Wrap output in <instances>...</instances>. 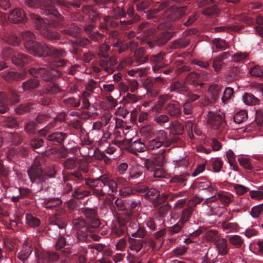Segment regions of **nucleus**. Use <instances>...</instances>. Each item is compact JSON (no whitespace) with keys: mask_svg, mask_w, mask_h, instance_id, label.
<instances>
[{"mask_svg":"<svg viewBox=\"0 0 263 263\" xmlns=\"http://www.w3.org/2000/svg\"><path fill=\"white\" fill-rule=\"evenodd\" d=\"M86 184L90 187L93 188V194L98 196H103L105 194L111 195L116 193L119 189L120 194L126 196L129 194L130 188L127 187V181L123 178H119L118 182L107 175L104 174L96 179H87Z\"/></svg>","mask_w":263,"mask_h":263,"instance_id":"f257e3e1","label":"nucleus"},{"mask_svg":"<svg viewBox=\"0 0 263 263\" xmlns=\"http://www.w3.org/2000/svg\"><path fill=\"white\" fill-rule=\"evenodd\" d=\"M21 37L25 49L30 54L41 57L51 53V49L46 45L34 42L35 35L32 32L28 31L23 32Z\"/></svg>","mask_w":263,"mask_h":263,"instance_id":"f03ea898","label":"nucleus"},{"mask_svg":"<svg viewBox=\"0 0 263 263\" xmlns=\"http://www.w3.org/2000/svg\"><path fill=\"white\" fill-rule=\"evenodd\" d=\"M30 74L35 77H41L46 81H50L53 78L60 76L59 71L53 67L50 70L44 68H33L30 70Z\"/></svg>","mask_w":263,"mask_h":263,"instance_id":"7ed1b4c3","label":"nucleus"},{"mask_svg":"<svg viewBox=\"0 0 263 263\" xmlns=\"http://www.w3.org/2000/svg\"><path fill=\"white\" fill-rule=\"evenodd\" d=\"M19 100L18 96L15 93L6 95L3 92H0V114H4L7 111V104H14Z\"/></svg>","mask_w":263,"mask_h":263,"instance_id":"20e7f679","label":"nucleus"},{"mask_svg":"<svg viewBox=\"0 0 263 263\" xmlns=\"http://www.w3.org/2000/svg\"><path fill=\"white\" fill-rule=\"evenodd\" d=\"M208 117L209 124L214 129H218L223 124L224 115L220 112L210 111Z\"/></svg>","mask_w":263,"mask_h":263,"instance_id":"39448f33","label":"nucleus"},{"mask_svg":"<svg viewBox=\"0 0 263 263\" xmlns=\"http://www.w3.org/2000/svg\"><path fill=\"white\" fill-rule=\"evenodd\" d=\"M145 197L151 201L154 206H157L165 199V197H160L159 192L154 189L148 190L145 194Z\"/></svg>","mask_w":263,"mask_h":263,"instance_id":"423d86ee","label":"nucleus"},{"mask_svg":"<svg viewBox=\"0 0 263 263\" xmlns=\"http://www.w3.org/2000/svg\"><path fill=\"white\" fill-rule=\"evenodd\" d=\"M9 20L13 23L23 22L26 18V14L21 8H15L10 11Z\"/></svg>","mask_w":263,"mask_h":263,"instance_id":"0eeeda50","label":"nucleus"},{"mask_svg":"<svg viewBox=\"0 0 263 263\" xmlns=\"http://www.w3.org/2000/svg\"><path fill=\"white\" fill-rule=\"evenodd\" d=\"M184 14V11L182 8L173 7L165 13L166 20L168 21H175L181 17Z\"/></svg>","mask_w":263,"mask_h":263,"instance_id":"6e6552de","label":"nucleus"},{"mask_svg":"<svg viewBox=\"0 0 263 263\" xmlns=\"http://www.w3.org/2000/svg\"><path fill=\"white\" fill-rule=\"evenodd\" d=\"M127 230L132 236L135 237L142 238L144 236L145 233L144 229L140 228L139 225L135 222L129 224Z\"/></svg>","mask_w":263,"mask_h":263,"instance_id":"1a4fd4ad","label":"nucleus"},{"mask_svg":"<svg viewBox=\"0 0 263 263\" xmlns=\"http://www.w3.org/2000/svg\"><path fill=\"white\" fill-rule=\"evenodd\" d=\"M29 61L30 60L28 56L23 53L15 52L12 57V62L16 65L22 66Z\"/></svg>","mask_w":263,"mask_h":263,"instance_id":"9d476101","label":"nucleus"},{"mask_svg":"<svg viewBox=\"0 0 263 263\" xmlns=\"http://www.w3.org/2000/svg\"><path fill=\"white\" fill-rule=\"evenodd\" d=\"M146 149V145L140 140H136L132 142L129 146V151L133 153L144 152Z\"/></svg>","mask_w":263,"mask_h":263,"instance_id":"9b49d317","label":"nucleus"},{"mask_svg":"<svg viewBox=\"0 0 263 263\" xmlns=\"http://www.w3.org/2000/svg\"><path fill=\"white\" fill-rule=\"evenodd\" d=\"M243 103L248 105H255L259 104V99L252 94L245 93L242 97Z\"/></svg>","mask_w":263,"mask_h":263,"instance_id":"f8f14e48","label":"nucleus"},{"mask_svg":"<svg viewBox=\"0 0 263 263\" xmlns=\"http://www.w3.org/2000/svg\"><path fill=\"white\" fill-rule=\"evenodd\" d=\"M218 252L221 255H224L228 252L227 242L225 239H218L216 242Z\"/></svg>","mask_w":263,"mask_h":263,"instance_id":"ddd939ff","label":"nucleus"},{"mask_svg":"<svg viewBox=\"0 0 263 263\" xmlns=\"http://www.w3.org/2000/svg\"><path fill=\"white\" fill-rule=\"evenodd\" d=\"M66 137L67 135L65 133L55 132L49 135L48 139V140L54 142L61 143Z\"/></svg>","mask_w":263,"mask_h":263,"instance_id":"4468645a","label":"nucleus"},{"mask_svg":"<svg viewBox=\"0 0 263 263\" xmlns=\"http://www.w3.org/2000/svg\"><path fill=\"white\" fill-rule=\"evenodd\" d=\"M220 90L221 87L218 84H213L209 87L208 91L213 100H215L218 98Z\"/></svg>","mask_w":263,"mask_h":263,"instance_id":"2eb2a0df","label":"nucleus"},{"mask_svg":"<svg viewBox=\"0 0 263 263\" xmlns=\"http://www.w3.org/2000/svg\"><path fill=\"white\" fill-rule=\"evenodd\" d=\"M198 187L200 190H207L209 192H212V194L216 191L215 185H212L210 182L206 180L200 182L198 185Z\"/></svg>","mask_w":263,"mask_h":263,"instance_id":"dca6fc26","label":"nucleus"},{"mask_svg":"<svg viewBox=\"0 0 263 263\" xmlns=\"http://www.w3.org/2000/svg\"><path fill=\"white\" fill-rule=\"evenodd\" d=\"M26 223L30 227H35L39 226L40 220L33 215L27 214L26 215Z\"/></svg>","mask_w":263,"mask_h":263,"instance_id":"f3484780","label":"nucleus"},{"mask_svg":"<svg viewBox=\"0 0 263 263\" xmlns=\"http://www.w3.org/2000/svg\"><path fill=\"white\" fill-rule=\"evenodd\" d=\"M130 243V250L133 252H138L142 247V242L140 240L130 238L129 240Z\"/></svg>","mask_w":263,"mask_h":263,"instance_id":"a211bd4d","label":"nucleus"},{"mask_svg":"<svg viewBox=\"0 0 263 263\" xmlns=\"http://www.w3.org/2000/svg\"><path fill=\"white\" fill-rule=\"evenodd\" d=\"M248 118V114L246 110H242L237 112L234 117V120L236 123H240L246 121Z\"/></svg>","mask_w":263,"mask_h":263,"instance_id":"6ab92c4d","label":"nucleus"},{"mask_svg":"<svg viewBox=\"0 0 263 263\" xmlns=\"http://www.w3.org/2000/svg\"><path fill=\"white\" fill-rule=\"evenodd\" d=\"M39 85V82L36 79L29 80L23 84L24 90H30L35 88Z\"/></svg>","mask_w":263,"mask_h":263,"instance_id":"aec40b11","label":"nucleus"},{"mask_svg":"<svg viewBox=\"0 0 263 263\" xmlns=\"http://www.w3.org/2000/svg\"><path fill=\"white\" fill-rule=\"evenodd\" d=\"M166 110L171 116H177L180 113V109L178 105L169 104L167 105Z\"/></svg>","mask_w":263,"mask_h":263,"instance_id":"412c9836","label":"nucleus"},{"mask_svg":"<svg viewBox=\"0 0 263 263\" xmlns=\"http://www.w3.org/2000/svg\"><path fill=\"white\" fill-rule=\"evenodd\" d=\"M89 194V192L85 190L83 187H79L75 189L73 194V197L77 199H81L87 196Z\"/></svg>","mask_w":263,"mask_h":263,"instance_id":"4be33fe9","label":"nucleus"},{"mask_svg":"<svg viewBox=\"0 0 263 263\" xmlns=\"http://www.w3.org/2000/svg\"><path fill=\"white\" fill-rule=\"evenodd\" d=\"M238 160L240 165H241L244 168L248 170H251L252 168V166L251 165L249 158H248L246 156H240L238 158Z\"/></svg>","mask_w":263,"mask_h":263,"instance_id":"5701e85b","label":"nucleus"},{"mask_svg":"<svg viewBox=\"0 0 263 263\" xmlns=\"http://www.w3.org/2000/svg\"><path fill=\"white\" fill-rule=\"evenodd\" d=\"M233 89L231 87L226 88L221 100L223 103L226 104L228 102L229 100L233 96Z\"/></svg>","mask_w":263,"mask_h":263,"instance_id":"b1692460","label":"nucleus"},{"mask_svg":"<svg viewBox=\"0 0 263 263\" xmlns=\"http://www.w3.org/2000/svg\"><path fill=\"white\" fill-rule=\"evenodd\" d=\"M199 76L196 73H191L187 77V81L192 84L195 85V86L198 85L201 87L202 85L198 81Z\"/></svg>","mask_w":263,"mask_h":263,"instance_id":"393cba45","label":"nucleus"},{"mask_svg":"<svg viewBox=\"0 0 263 263\" xmlns=\"http://www.w3.org/2000/svg\"><path fill=\"white\" fill-rule=\"evenodd\" d=\"M31 18L33 21V23L36 25V28L40 29L43 27L45 24L44 21L39 16L35 14H31L30 15Z\"/></svg>","mask_w":263,"mask_h":263,"instance_id":"a878e982","label":"nucleus"},{"mask_svg":"<svg viewBox=\"0 0 263 263\" xmlns=\"http://www.w3.org/2000/svg\"><path fill=\"white\" fill-rule=\"evenodd\" d=\"M144 49L141 48L136 51L134 53L137 61L140 64L144 63L146 61V57L144 56Z\"/></svg>","mask_w":263,"mask_h":263,"instance_id":"bb28decb","label":"nucleus"},{"mask_svg":"<svg viewBox=\"0 0 263 263\" xmlns=\"http://www.w3.org/2000/svg\"><path fill=\"white\" fill-rule=\"evenodd\" d=\"M213 44L216 48L220 50H224L228 48L227 43L223 40L220 39H215L213 41Z\"/></svg>","mask_w":263,"mask_h":263,"instance_id":"cd10ccee","label":"nucleus"},{"mask_svg":"<svg viewBox=\"0 0 263 263\" xmlns=\"http://www.w3.org/2000/svg\"><path fill=\"white\" fill-rule=\"evenodd\" d=\"M162 145H163V144H161V142L154 139L148 142L146 145V148L150 150H154L160 147Z\"/></svg>","mask_w":263,"mask_h":263,"instance_id":"c85d7f7f","label":"nucleus"},{"mask_svg":"<svg viewBox=\"0 0 263 263\" xmlns=\"http://www.w3.org/2000/svg\"><path fill=\"white\" fill-rule=\"evenodd\" d=\"M263 213V203L253 206L251 211V215L253 218H257Z\"/></svg>","mask_w":263,"mask_h":263,"instance_id":"c756f323","label":"nucleus"},{"mask_svg":"<svg viewBox=\"0 0 263 263\" xmlns=\"http://www.w3.org/2000/svg\"><path fill=\"white\" fill-rule=\"evenodd\" d=\"M218 198L225 205L229 204L231 201V195L226 193H218Z\"/></svg>","mask_w":263,"mask_h":263,"instance_id":"7c9ffc66","label":"nucleus"},{"mask_svg":"<svg viewBox=\"0 0 263 263\" xmlns=\"http://www.w3.org/2000/svg\"><path fill=\"white\" fill-rule=\"evenodd\" d=\"M31 252L30 249L26 246L19 252L18 257L20 260L25 261L30 255Z\"/></svg>","mask_w":263,"mask_h":263,"instance_id":"2f4dec72","label":"nucleus"},{"mask_svg":"<svg viewBox=\"0 0 263 263\" xmlns=\"http://www.w3.org/2000/svg\"><path fill=\"white\" fill-rule=\"evenodd\" d=\"M233 187L236 192L237 195L241 196L247 192L249 190L248 188L238 184H233Z\"/></svg>","mask_w":263,"mask_h":263,"instance_id":"473e14b6","label":"nucleus"},{"mask_svg":"<svg viewBox=\"0 0 263 263\" xmlns=\"http://www.w3.org/2000/svg\"><path fill=\"white\" fill-rule=\"evenodd\" d=\"M250 197L254 200L263 199V189L259 190H252L249 192Z\"/></svg>","mask_w":263,"mask_h":263,"instance_id":"72a5a7b5","label":"nucleus"},{"mask_svg":"<svg viewBox=\"0 0 263 263\" xmlns=\"http://www.w3.org/2000/svg\"><path fill=\"white\" fill-rule=\"evenodd\" d=\"M6 42L12 45H17L20 42V39L15 33H11L6 39Z\"/></svg>","mask_w":263,"mask_h":263,"instance_id":"f704fd0d","label":"nucleus"},{"mask_svg":"<svg viewBox=\"0 0 263 263\" xmlns=\"http://www.w3.org/2000/svg\"><path fill=\"white\" fill-rule=\"evenodd\" d=\"M155 139L163 145L167 141V134L164 130H160L157 132Z\"/></svg>","mask_w":263,"mask_h":263,"instance_id":"c9c22d12","label":"nucleus"},{"mask_svg":"<svg viewBox=\"0 0 263 263\" xmlns=\"http://www.w3.org/2000/svg\"><path fill=\"white\" fill-rule=\"evenodd\" d=\"M41 13L45 14V15H48V14H52L53 15L59 17V19H62L63 17L61 16L60 14H59L58 12L57 11V10L55 9V8L52 6H48L47 7L46 9L44 11H41Z\"/></svg>","mask_w":263,"mask_h":263,"instance_id":"e433bc0d","label":"nucleus"},{"mask_svg":"<svg viewBox=\"0 0 263 263\" xmlns=\"http://www.w3.org/2000/svg\"><path fill=\"white\" fill-rule=\"evenodd\" d=\"M230 242L234 246H240L243 240L239 235H232L229 237Z\"/></svg>","mask_w":263,"mask_h":263,"instance_id":"4c0bfd02","label":"nucleus"},{"mask_svg":"<svg viewBox=\"0 0 263 263\" xmlns=\"http://www.w3.org/2000/svg\"><path fill=\"white\" fill-rule=\"evenodd\" d=\"M203 13L205 15H217L219 14V10L217 6H213L204 9Z\"/></svg>","mask_w":263,"mask_h":263,"instance_id":"58836bf2","label":"nucleus"},{"mask_svg":"<svg viewBox=\"0 0 263 263\" xmlns=\"http://www.w3.org/2000/svg\"><path fill=\"white\" fill-rule=\"evenodd\" d=\"M164 151L161 154L156 156L153 160V163L158 166H162L164 164L165 156L163 154Z\"/></svg>","mask_w":263,"mask_h":263,"instance_id":"ea45409f","label":"nucleus"},{"mask_svg":"<svg viewBox=\"0 0 263 263\" xmlns=\"http://www.w3.org/2000/svg\"><path fill=\"white\" fill-rule=\"evenodd\" d=\"M2 122L5 123V125L10 127H14L17 125V121L13 117H7L4 119H1Z\"/></svg>","mask_w":263,"mask_h":263,"instance_id":"a19ab883","label":"nucleus"},{"mask_svg":"<svg viewBox=\"0 0 263 263\" xmlns=\"http://www.w3.org/2000/svg\"><path fill=\"white\" fill-rule=\"evenodd\" d=\"M15 53L10 48H5L2 52V58L5 60L10 59L12 60L13 54Z\"/></svg>","mask_w":263,"mask_h":263,"instance_id":"79ce46f5","label":"nucleus"},{"mask_svg":"<svg viewBox=\"0 0 263 263\" xmlns=\"http://www.w3.org/2000/svg\"><path fill=\"white\" fill-rule=\"evenodd\" d=\"M223 162L222 160L219 158L214 159L212 161L213 168L215 172H219L222 166Z\"/></svg>","mask_w":263,"mask_h":263,"instance_id":"37998d69","label":"nucleus"},{"mask_svg":"<svg viewBox=\"0 0 263 263\" xmlns=\"http://www.w3.org/2000/svg\"><path fill=\"white\" fill-rule=\"evenodd\" d=\"M250 72L252 76L260 77L263 74V69L259 66H255L251 68Z\"/></svg>","mask_w":263,"mask_h":263,"instance_id":"c03bdc74","label":"nucleus"},{"mask_svg":"<svg viewBox=\"0 0 263 263\" xmlns=\"http://www.w3.org/2000/svg\"><path fill=\"white\" fill-rule=\"evenodd\" d=\"M91 94L89 92L85 91L82 94V105L84 108H88L89 106V102L88 98L90 97Z\"/></svg>","mask_w":263,"mask_h":263,"instance_id":"a18cd8bd","label":"nucleus"},{"mask_svg":"<svg viewBox=\"0 0 263 263\" xmlns=\"http://www.w3.org/2000/svg\"><path fill=\"white\" fill-rule=\"evenodd\" d=\"M227 158L228 161L230 165H233L235 163L236 156L231 149H229L227 152Z\"/></svg>","mask_w":263,"mask_h":263,"instance_id":"49530a36","label":"nucleus"},{"mask_svg":"<svg viewBox=\"0 0 263 263\" xmlns=\"http://www.w3.org/2000/svg\"><path fill=\"white\" fill-rule=\"evenodd\" d=\"M206 237L208 240L212 241H216L218 239V235L216 231L210 230L206 232Z\"/></svg>","mask_w":263,"mask_h":263,"instance_id":"de8ad7c7","label":"nucleus"},{"mask_svg":"<svg viewBox=\"0 0 263 263\" xmlns=\"http://www.w3.org/2000/svg\"><path fill=\"white\" fill-rule=\"evenodd\" d=\"M189 44L188 41L178 40L174 42L173 46L174 48H184Z\"/></svg>","mask_w":263,"mask_h":263,"instance_id":"09e8293b","label":"nucleus"},{"mask_svg":"<svg viewBox=\"0 0 263 263\" xmlns=\"http://www.w3.org/2000/svg\"><path fill=\"white\" fill-rule=\"evenodd\" d=\"M128 73L130 76H134L137 74L138 76L142 77V76L145 74L146 71L143 69L136 68L128 71Z\"/></svg>","mask_w":263,"mask_h":263,"instance_id":"8fccbe9b","label":"nucleus"},{"mask_svg":"<svg viewBox=\"0 0 263 263\" xmlns=\"http://www.w3.org/2000/svg\"><path fill=\"white\" fill-rule=\"evenodd\" d=\"M76 165V161L72 158L67 159L64 163L65 167L67 169H72L75 167Z\"/></svg>","mask_w":263,"mask_h":263,"instance_id":"3c124183","label":"nucleus"},{"mask_svg":"<svg viewBox=\"0 0 263 263\" xmlns=\"http://www.w3.org/2000/svg\"><path fill=\"white\" fill-rule=\"evenodd\" d=\"M222 65V60H221L218 57L214 59L213 63V67L214 70L216 71H218L220 70L221 66Z\"/></svg>","mask_w":263,"mask_h":263,"instance_id":"603ef678","label":"nucleus"},{"mask_svg":"<svg viewBox=\"0 0 263 263\" xmlns=\"http://www.w3.org/2000/svg\"><path fill=\"white\" fill-rule=\"evenodd\" d=\"M29 104L21 105L20 107L16 109L15 111L17 114H22L24 112L29 111L31 109V108L29 107Z\"/></svg>","mask_w":263,"mask_h":263,"instance_id":"864d4df0","label":"nucleus"},{"mask_svg":"<svg viewBox=\"0 0 263 263\" xmlns=\"http://www.w3.org/2000/svg\"><path fill=\"white\" fill-rule=\"evenodd\" d=\"M151 171L155 177H164L165 176V172L162 168H157L154 171L151 170Z\"/></svg>","mask_w":263,"mask_h":263,"instance_id":"5fc2aeb1","label":"nucleus"},{"mask_svg":"<svg viewBox=\"0 0 263 263\" xmlns=\"http://www.w3.org/2000/svg\"><path fill=\"white\" fill-rule=\"evenodd\" d=\"M43 145V141L41 139H35L31 142V145L34 148H37Z\"/></svg>","mask_w":263,"mask_h":263,"instance_id":"6e6d98bb","label":"nucleus"},{"mask_svg":"<svg viewBox=\"0 0 263 263\" xmlns=\"http://www.w3.org/2000/svg\"><path fill=\"white\" fill-rule=\"evenodd\" d=\"M168 120V118L165 115H158L155 117V121L159 123L166 122Z\"/></svg>","mask_w":263,"mask_h":263,"instance_id":"4d7b16f0","label":"nucleus"},{"mask_svg":"<svg viewBox=\"0 0 263 263\" xmlns=\"http://www.w3.org/2000/svg\"><path fill=\"white\" fill-rule=\"evenodd\" d=\"M73 224L77 228H80L85 226L86 222L83 218H78L73 221Z\"/></svg>","mask_w":263,"mask_h":263,"instance_id":"13d9d810","label":"nucleus"},{"mask_svg":"<svg viewBox=\"0 0 263 263\" xmlns=\"http://www.w3.org/2000/svg\"><path fill=\"white\" fill-rule=\"evenodd\" d=\"M66 243L65 239L63 237H60L58 240L57 243L55 244V248L57 250H59L63 248Z\"/></svg>","mask_w":263,"mask_h":263,"instance_id":"bf43d9fd","label":"nucleus"},{"mask_svg":"<svg viewBox=\"0 0 263 263\" xmlns=\"http://www.w3.org/2000/svg\"><path fill=\"white\" fill-rule=\"evenodd\" d=\"M205 168V165L200 164L199 165L197 168L195 169V170L194 171V172L192 174V176L194 177H195L199 175L200 173H202Z\"/></svg>","mask_w":263,"mask_h":263,"instance_id":"052dcab7","label":"nucleus"},{"mask_svg":"<svg viewBox=\"0 0 263 263\" xmlns=\"http://www.w3.org/2000/svg\"><path fill=\"white\" fill-rule=\"evenodd\" d=\"M183 111L185 115H190L192 112V106L189 103H185L183 105Z\"/></svg>","mask_w":263,"mask_h":263,"instance_id":"680f3d73","label":"nucleus"},{"mask_svg":"<svg viewBox=\"0 0 263 263\" xmlns=\"http://www.w3.org/2000/svg\"><path fill=\"white\" fill-rule=\"evenodd\" d=\"M212 147L213 151H217L220 149L221 145L218 140L215 139H213L212 142Z\"/></svg>","mask_w":263,"mask_h":263,"instance_id":"e2e57ef3","label":"nucleus"},{"mask_svg":"<svg viewBox=\"0 0 263 263\" xmlns=\"http://www.w3.org/2000/svg\"><path fill=\"white\" fill-rule=\"evenodd\" d=\"M45 36L49 39L53 40L59 37V34L57 32L47 31V33Z\"/></svg>","mask_w":263,"mask_h":263,"instance_id":"0e129e2a","label":"nucleus"},{"mask_svg":"<svg viewBox=\"0 0 263 263\" xmlns=\"http://www.w3.org/2000/svg\"><path fill=\"white\" fill-rule=\"evenodd\" d=\"M186 251V248L183 246L177 248L174 250V253L177 255H181L184 254Z\"/></svg>","mask_w":263,"mask_h":263,"instance_id":"69168bd1","label":"nucleus"},{"mask_svg":"<svg viewBox=\"0 0 263 263\" xmlns=\"http://www.w3.org/2000/svg\"><path fill=\"white\" fill-rule=\"evenodd\" d=\"M26 131L29 133H33L35 129V124L33 122L28 123L25 127Z\"/></svg>","mask_w":263,"mask_h":263,"instance_id":"338daca9","label":"nucleus"},{"mask_svg":"<svg viewBox=\"0 0 263 263\" xmlns=\"http://www.w3.org/2000/svg\"><path fill=\"white\" fill-rule=\"evenodd\" d=\"M126 244V241L124 239H120L116 245L117 250H122L125 248Z\"/></svg>","mask_w":263,"mask_h":263,"instance_id":"774afa93","label":"nucleus"}]
</instances>
